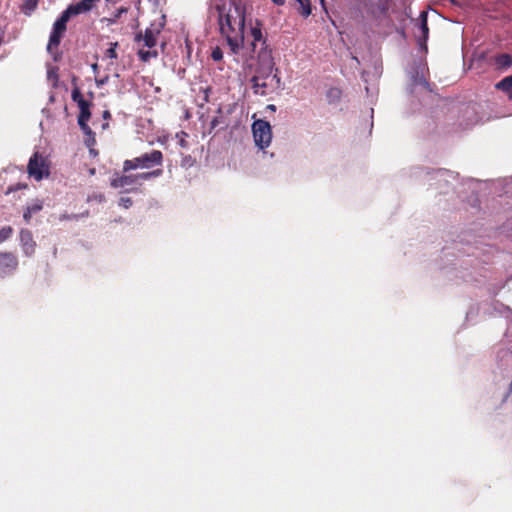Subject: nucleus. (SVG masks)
Segmentation results:
<instances>
[{"mask_svg":"<svg viewBox=\"0 0 512 512\" xmlns=\"http://www.w3.org/2000/svg\"><path fill=\"white\" fill-rule=\"evenodd\" d=\"M220 33L232 53L238 54L244 45L245 8L231 0L217 7Z\"/></svg>","mask_w":512,"mask_h":512,"instance_id":"nucleus-1","label":"nucleus"},{"mask_svg":"<svg viewBox=\"0 0 512 512\" xmlns=\"http://www.w3.org/2000/svg\"><path fill=\"white\" fill-rule=\"evenodd\" d=\"M94 3L95 0H81L77 3L71 4L55 21L47 44V51L53 55L54 60H57L56 54L61 40L67 30V22L73 16L89 12L93 8Z\"/></svg>","mask_w":512,"mask_h":512,"instance_id":"nucleus-2","label":"nucleus"},{"mask_svg":"<svg viewBox=\"0 0 512 512\" xmlns=\"http://www.w3.org/2000/svg\"><path fill=\"white\" fill-rule=\"evenodd\" d=\"M252 88L255 94L265 96L281 86L279 70L274 67V63L270 58L265 65H261L256 74L251 79Z\"/></svg>","mask_w":512,"mask_h":512,"instance_id":"nucleus-3","label":"nucleus"},{"mask_svg":"<svg viewBox=\"0 0 512 512\" xmlns=\"http://www.w3.org/2000/svg\"><path fill=\"white\" fill-rule=\"evenodd\" d=\"M162 25L152 23L142 33V31L135 34L134 41L141 46L138 50V56L143 62H148L152 58L158 56V52L153 49L157 45L158 36L161 33Z\"/></svg>","mask_w":512,"mask_h":512,"instance_id":"nucleus-4","label":"nucleus"},{"mask_svg":"<svg viewBox=\"0 0 512 512\" xmlns=\"http://www.w3.org/2000/svg\"><path fill=\"white\" fill-rule=\"evenodd\" d=\"M163 158V153L160 150H152L133 159L125 160L123 163V171L128 172L138 168L150 169L153 167H161Z\"/></svg>","mask_w":512,"mask_h":512,"instance_id":"nucleus-5","label":"nucleus"},{"mask_svg":"<svg viewBox=\"0 0 512 512\" xmlns=\"http://www.w3.org/2000/svg\"><path fill=\"white\" fill-rule=\"evenodd\" d=\"M27 172L30 177L40 181L50 174L49 161L41 153L35 152L29 159Z\"/></svg>","mask_w":512,"mask_h":512,"instance_id":"nucleus-6","label":"nucleus"},{"mask_svg":"<svg viewBox=\"0 0 512 512\" xmlns=\"http://www.w3.org/2000/svg\"><path fill=\"white\" fill-rule=\"evenodd\" d=\"M252 132L256 146L260 149L267 148L272 140L271 125L268 121L258 119L252 124Z\"/></svg>","mask_w":512,"mask_h":512,"instance_id":"nucleus-7","label":"nucleus"},{"mask_svg":"<svg viewBox=\"0 0 512 512\" xmlns=\"http://www.w3.org/2000/svg\"><path fill=\"white\" fill-rule=\"evenodd\" d=\"M18 266V259L12 252H0V276L13 273Z\"/></svg>","mask_w":512,"mask_h":512,"instance_id":"nucleus-8","label":"nucleus"},{"mask_svg":"<svg viewBox=\"0 0 512 512\" xmlns=\"http://www.w3.org/2000/svg\"><path fill=\"white\" fill-rule=\"evenodd\" d=\"M20 243L24 253L27 256H31L35 251L36 243L33 239L32 232L27 229L20 231Z\"/></svg>","mask_w":512,"mask_h":512,"instance_id":"nucleus-9","label":"nucleus"},{"mask_svg":"<svg viewBox=\"0 0 512 512\" xmlns=\"http://www.w3.org/2000/svg\"><path fill=\"white\" fill-rule=\"evenodd\" d=\"M427 14L428 13L426 11H422L417 20L418 27L422 33V37H419V39H418V42L421 46L426 44V41L428 39V34H429V28H428V23H427Z\"/></svg>","mask_w":512,"mask_h":512,"instance_id":"nucleus-10","label":"nucleus"},{"mask_svg":"<svg viewBox=\"0 0 512 512\" xmlns=\"http://www.w3.org/2000/svg\"><path fill=\"white\" fill-rule=\"evenodd\" d=\"M138 184L134 175H123L111 181V186L114 188H127Z\"/></svg>","mask_w":512,"mask_h":512,"instance_id":"nucleus-11","label":"nucleus"},{"mask_svg":"<svg viewBox=\"0 0 512 512\" xmlns=\"http://www.w3.org/2000/svg\"><path fill=\"white\" fill-rule=\"evenodd\" d=\"M43 209V202L41 200H35L31 204H29L24 213L23 218L26 223H29L32 216L38 212H40Z\"/></svg>","mask_w":512,"mask_h":512,"instance_id":"nucleus-12","label":"nucleus"},{"mask_svg":"<svg viewBox=\"0 0 512 512\" xmlns=\"http://www.w3.org/2000/svg\"><path fill=\"white\" fill-rule=\"evenodd\" d=\"M494 64L498 69H507L512 65V56L507 53L496 55Z\"/></svg>","mask_w":512,"mask_h":512,"instance_id":"nucleus-13","label":"nucleus"},{"mask_svg":"<svg viewBox=\"0 0 512 512\" xmlns=\"http://www.w3.org/2000/svg\"><path fill=\"white\" fill-rule=\"evenodd\" d=\"M496 89L505 92L512 100V75L503 78L495 85Z\"/></svg>","mask_w":512,"mask_h":512,"instance_id":"nucleus-14","label":"nucleus"},{"mask_svg":"<svg viewBox=\"0 0 512 512\" xmlns=\"http://www.w3.org/2000/svg\"><path fill=\"white\" fill-rule=\"evenodd\" d=\"M217 116L213 117V119L210 122V130L209 133H211L213 130H215L218 126L222 125V129L227 127V123L223 117V111L222 108L219 107L217 109Z\"/></svg>","mask_w":512,"mask_h":512,"instance_id":"nucleus-15","label":"nucleus"},{"mask_svg":"<svg viewBox=\"0 0 512 512\" xmlns=\"http://www.w3.org/2000/svg\"><path fill=\"white\" fill-rule=\"evenodd\" d=\"M92 106V103L90 101L81 102L79 107V115H78V121H89L91 117L90 108Z\"/></svg>","mask_w":512,"mask_h":512,"instance_id":"nucleus-16","label":"nucleus"},{"mask_svg":"<svg viewBox=\"0 0 512 512\" xmlns=\"http://www.w3.org/2000/svg\"><path fill=\"white\" fill-rule=\"evenodd\" d=\"M162 174H163V170L161 168H158V169L152 170L150 172L138 173L134 176H135L137 183L140 184V181L149 180L151 178H156V177L161 176Z\"/></svg>","mask_w":512,"mask_h":512,"instance_id":"nucleus-17","label":"nucleus"},{"mask_svg":"<svg viewBox=\"0 0 512 512\" xmlns=\"http://www.w3.org/2000/svg\"><path fill=\"white\" fill-rule=\"evenodd\" d=\"M78 125L80 126L81 130L84 132L86 136H88V139L86 140V143L88 146L95 144V133L91 130V128L88 125V121H78Z\"/></svg>","mask_w":512,"mask_h":512,"instance_id":"nucleus-18","label":"nucleus"},{"mask_svg":"<svg viewBox=\"0 0 512 512\" xmlns=\"http://www.w3.org/2000/svg\"><path fill=\"white\" fill-rule=\"evenodd\" d=\"M250 34L253 38V42H252L253 47H255L256 42L262 41L263 43H265V40H264L263 34H262L261 24L258 21L256 22V26L251 27Z\"/></svg>","mask_w":512,"mask_h":512,"instance_id":"nucleus-19","label":"nucleus"},{"mask_svg":"<svg viewBox=\"0 0 512 512\" xmlns=\"http://www.w3.org/2000/svg\"><path fill=\"white\" fill-rule=\"evenodd\" d=\"M38 0H24L21 5V12L27 16H30L32 12L37 8Z\"/></svg>","mask_w":512,"mask_h":512,"instance_id":"nucleus-20","label":"nucleus"},{"mask_svg":"<svg viewBox=\"0 0 512 512\" xmlns=\"http://www.w3.org/2000/svg\"><path fill=\"white\" fill-rule=\"evenodd\" d=\"M13 232H14V230L11 226L1 227L0 228V243H3L6 240H8L12 236Z\"/></svg>","mask_w":512,"mask_h":512,"instance_id":"nucleus-21","label":"nucleus"},{"mask_svg":"<svg viewBox=\"0 0 512 512\" xmlns=\"http://www.w3.org/2000/svg\"><path fill=\"white\" fill-rule=\"evenodd\" d=\"M297 2L301 6L300 14L302 16H304V17H308L311 14L310 0H300V1H297Z\"/></svg>","mask_w":512,"mask_h":512,"instance_id":"nucleus-22","label":"nucleus"},{"mask_svg":"<svg viewBox=\"0 0 512 512\" xmlns=\"http://www.w3.org/2000/svg\"><path fill=\"white\" fill-rule=\"evenodd\" d=\"M71 98L72 100L77 103V105L79 106L81 102H86L87 100L84 99L79 87L77 85H75V87L73 88L72 90V93H71Z\"/></svg>","mask_w":512,"mask_h":512,"instance_id":"nucleus-23","label":"nucleus"},{"mask_svg":"<svg viewBox=\"0 0 512 512\" xmlns=\"http://www.w3.org/2000/svg\"><path fill=\"white\" fill-rule=\"evenodd\" d=\"M118 47V42L110 43V47L105 51V57L109 59H117L118 54L116 52V48Z\"/></svg>","mask_w":512,"mask_h":512,"instance_id":"nucleus-24","label":"nucleus"},{"mask_svg":"<svg viewBox=\"0 0 512 512\" xmlns=\"http://www.w3.org/2000/svg\"><path fill=\"white\" fill-rule=\"evenodd\" d=\"M188 137V134L184 131H180L176 134V138L178 139V144L182 148L188 147V142L186 138Z\"/></svg>","mask_w":512,"mask_h":512,"instance_id":"nucleus-25","label":"nucleus"},{"mask_svg":"<svg viewBox=\"0 0 512 512\" xmlns=\"http://www.w3.org/2000/svg\"><path fill=\"white\" fill-rule=\"evenodd\" d=\"M211 58L214 60V61H220L223 59V52H222V49L220 47H215L213 50H212V53H211Z\"/></svg>","mask_w":512,"mask_h":512,"instance_id":"nucleus-26","label":"nucleus"},{"mask_svg":"<svg viewBox=\"0 0 512 512\" xmlns=\"http://www.w3.org/2000/svg\"><path fill=\"white\" fill-rule=\"evenodd\" d=\"M26 188H27V184H17L16 186H10L8 189V193L17 191L20 189H26Z\"/></svg>","mask_w":512,"mask_h":512,"instance_id":"nucleus-27","label":"nucleus"},{"mask_svg":"<svg viewBox=\"0 0 512 512\" xmlns=\"http://www.w3.org/2000/svg\"><path fill=\"white\" fill-rule=\"evenodd\" d=\"M121 204L125 207V208H129L131 205H132V199L127 197V198H121Z\"/></svg>","mask_w":512,"mask_h":512,"instance_id":"nucleus-28","label":"nucleus"},{"mask_svg":"<svg viewBox=\"0 0 512 512\" xmlns=\"http://www.w3.org/2000/svg\"><path fill=\"white\" fill-rule=\"evenodd\" d=\"M275 5L283 6L286 0H271Z\"/></svg>","mask_w":512,"mask_h":512,"instance_id":"nucleus-29","label":"nucleus"},{"mask_svg":"<svg viewBox=\"0 0 512 512\" xmlns=\"http://www.w3.org/2000/svg\"><path fill=\"white\" fill-rule=\"evenodd\" d=\"M103 118H104V119H109V118H111V114H110V112H109L108 110H105V111L103 112Z\"/></svg>","mask_w":512,"mask_h":512,"instance_id":"nucleus-30","label":"nucleus"},{"mask_svg":"<svg viewBox=\"0 0 512 512\" xmlns=\"http://www.w3.org/2000/svg\"><path fill=\"white\" fill-rule=\"evenodd\" d=\"M107 81H108V76H106L105 78L97 81V83H98V85H103V84L107 83Z\"/></svg>","mask_w":512,"mask_h":512,"instance_id":"nucleus-31","label":"nucleus"},{"mask_svg":"<svg viewBox=\"0 0 512 512\" xmlns=\"http://www.w3.org/2000/svg\"><path fill=\"white\" fill-rule=\"evenodd\" d=\"M268 108H269L270 110H273V111H275V110H276V107H275V105H273V104L268 105Z\"/></svg>","mask_w":512,"mask_h":512,"instance_id":"nucleus-32","label":"nucleus"},{"mask_svg":"<svg viewBox=\"0 0 512 512\" xmlns=\"http://www.w3.org/2000/svg\"><path fill=\"white\" fill-rule=\"evenodd\" d=\"M109 126L108 123L103 124V129H106Z\"/></svg>","mask_w":512,"mask_h":512,"instance_id":"nucleus-33","label":"nucleus"},{"mask_svg":"<svg viewBox=\"0 0 512 512\" xmlns=\"http://www.w3.org/2000/svg\"><path fill=\"white\" fill-rule=\"evenodd\" d=\"M92 68H93L94 70H96V69H97V64H94V65L92 66Z\"/></svg>","mask_w":512,"mask_h":512,"instance_id":"nucleus-34","label":"nucleus"}]
</instances>
